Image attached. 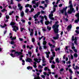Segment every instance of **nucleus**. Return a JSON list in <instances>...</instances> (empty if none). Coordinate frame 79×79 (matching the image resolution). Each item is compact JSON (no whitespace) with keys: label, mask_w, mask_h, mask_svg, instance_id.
<instances>
[{"label":"nucleus","mask_w":79,"mask_h":79,"mask_svg":"<svg viewBox=\"0 0 79 79\" xmlns=\"http://www.w3.org/2000/svg\"><path fill=\"white\" fill-rule=\"evenodd\" d=\"M70 6H68V8H70V9L68 10V13L69 14H71L72 12L75 13L76 11L74 10L73 8V4H72V1H69V3Z\"/></svg>","instance_id":"1"},{"label":"nucleus","mask_w":79,"mask_h":79,"mask_svg":"<svg viewBox=\"0 0 79 79\" xmlns=\"http://www.w3.org/2000/svg\"><path fill=\"white\" fill-rule=\"evenodd\" d=\"M21 52H15V50H12V52L13 53V52H14V54H13L12 53H11L10 55L12 57H13V58H15V57L16 56V54H18L19 55H23L22 52H23V50L21 49Z\"/></svg>","instance_id":"2"},{"label":"nucleus","mask_w":79,"mask_h":79,"mask_svg":"<svg viewBox=\"0 0 79 79\" xmlns=\"http://www.w3.org/2000/svg\"><path fill=\"white\" fill-rule=\"evenodd\" d=\"M59 23V22L58 21L56 22L54 25L52 26V28L54 29L55 32L57 34L58 33V31H59L58 28V27H59V25L58 24Z\"/></svg>","instance_id":"3"},{"label":"nucleus","mask_w":79,"mask_h":79,"mask_svg":"<svg viewBox=\"0 0 79 79\" xmlns=\"http://www.w3.org/2000/svg\"><path fill=\"white\" fill-rule=\"evenodd\" d=\"M55 7H57V5H54L53 6V11H51L50 14L49 15V19L52 20H55L54 18L52 17L53 16V12L55 11V10H56V8H55Z\"/></svg>","instance_id":"4"},{"label":"nucleus","mask_w":79,"mask_h":79,"mask_svg":"<svg viewBox=\"0 0 79 79\" xmlns=\"http://www.w3.org/2000/svg\"><path fill=\"white\" fill-rule=\"evenodd\" d=\"M48 45L49 46L51 47V51L52 52V54L53 56V57H55V52H54V50L52 48H55V46L54 45H52V44H51L50 43H48Z\"/></svg>","instance_id":"5"},{"label":"nucleus","mask_w":79,"mask_h":79,"mask_svg":"<svg viewBox=\"0 0 79 79\" xmlns=\"http://www.w3.org/2000/svg\"><path fill=\"white\" fill-rule=\"evenodd\" d=\"M37 56L39 57V59H38L37 58H35L34 59V60L36 62H37V63H40V60H42L40 57V54L39 53H38L37 54Z\"/></svg>","instance_id":"6"},{"label":"nucleus","mask_w":79,"mask_h":79,"mask_svg":"<svg viewBox=\"0 0 79 79\" xmlns=\"http://www.w3.org/2000/svg\"><path fill=\"white\" fill-rule=\"evenodd\" d=\"M68 8V7H66L65 8H63V10H61L60 11L61 13L63 14L64 13V11H65V16H67V18H68V16H67V13H66V10Z\"/></svg>","instance_id":"7"},{"label":"nucleus","mask_w":79,"mask_h":79,"mask_svg":"<svg viewBox=\"0 0 79 79\" xmlns=\"http://www.w3.org/2000/svg\"><path fill=\"white\" fill-rule=\"evenodd\" d=\"M72 40H75L74 41V44L75 45H77V43L76 42L77 41V38L76 37H75L74 39V36H73Z\"/></svg>","instance_id":"8"},{"label":"nucleus","mask_w":79,"mask_h":79,"mask_svg":"<svg viewBox=\"0 0 79 79\" xmlns=\"http://www.w3.org/2000/svg\"><path fill=\"white\" fill-rule=\"evenodd\" d=\"M75 16L77 17V19L75 20V23H78V22L79 21V13H77Z\"/></svg>","instance_id":"9"},{"label":"nucleus","mask_w":79,"mask_h":79,"mask_svg":"<svg viewBox=\"0 0 79 79\" xmlns=\"http://www.w3.org/2000/svg\"><path fill=\"white\" fill-rule=\"evenodd\" d=\"M44 70L45 71H47L48 72V73L49 74H50L52 73L51 72V70L50 69H48V68L47 67H45L44 68Z\"/></svg>","instance_id":"10"},{"label":"nucleus","mask_w":79,"mask_h":79,"mask_svg":"<svg viewBox=\"0 0 79 79\" xmlns=\"http://www.w3.org/2000/svg\"><path fill=\"white\" fill-rule=\"evenodd\" d=\"M28 31L30 32V35L31 36H32L33 34H34V30L33 29H30V28L28 29Z\"/></svg>","instance_id":"11"},{"label":"nucleus","mask_w":79,"mask_h":79,"mask_svg":"<svg viewBox=\"0 0 79 79\" xmlns=\"http://www.w3.org/2000/svg\"><path fill=\"white\" fill-rule=\"evenodd\" d=\"M70 49V47L69 46H65V52H66L67 53H69V51H68V50Z\"/></svg>","instance_id":"12"},{"label":"nucleus","mask_w":79,"mask_h":79,"mask_svg":"<svg viewBox=\"0 0 79 79\" xmlns=\"http://www.w3.org/2000/svg\"><path fill=\"white\" fill-rule=\"evenodd\" d=\"M12 27L13 28V31H15V32H16V30H15V29H16L17 30H18L19 28L18 27H16V26H14L13 27Z\"/></svg>","instance_id":"13"},{"label":"nucleus","mask_w":79,"mask_h":79,"mask_svg":"<svg viewBox=\"0 0 79 79\" xmlns=\"http://www.w3.org/2000/svg\"><path fill=\"white\" fill-rule=\"evenodd\" d=\"M59 38V34H56V37H53V39L54 40H57V39H58Z\"/></svg>","instance_id":"14"},{"label":"nucleus","mask_w":79,"mask_h":79,"mask_svg":"<svg viewBox=\"0 0 79 79\" xmlns=\"http://www.w3.org/2000/svg\"><path fill=\"white\" fill-rule=\"evenodd\" d=\"M26 62H29V63H31L32 62V59L30 58H28L26 60Z\"/></svg>","instance_id":"15"},{"label":"nucleus","mask_w":79,"mask_h":79,"mask_svg":"<svg viewBox=\"0 0 79 79\" xmlns=\"http://www.w3.org/2000/svg\"><path fill=\"white\" fill-rule=\"evenodd\" d=\"M45 53L46 54V57L47 58H49V54H50V52H45Z\"/></svg>","instance_id":"16"},{"label":"nucleus","mask_w":79,"mask_h":79,"mask_svg":"<svg viewBox=\"0 0 79 79\" xmlns=\"http://www.w3.org/2000/svg\"><path fill=\"white\" fill-rule=\"evenodd\" d=\"M18 7H19L20 10V11L22 10V9H23V6H21L20 4H18Z\"/></svg>","instance_id":"17"},{"label":"nucleus","mask_w":79,"mask_h":79,"mask_svg":"<svg viewBox=\"0 0 79 79\" xmlns=\"http://www.w3.org/2000/svg\"><path fill=\"white\" fill-rule=\"evenodd\" d=\"M42 58L43 63H45V62H46V60H45V57L43 56H42Z\"/></svg>","instance_id":"18"},{"label":"nucleus","mask_w":79,"mask_h":79,"mask_svg":"<svg viewBox=\"0 0 79 79\" xmlns=\"http://www.w3.org/2000/svg\"><path fill=\"white\" fill-rule=\"evenodd\" d=\"M72 27V25H70L68 27L67 29L68 31H70V29H71Z\"/></svg>","instance_id":"19"},{"label":"nucleus","mask_w":79,"mask_h":79,"mask_svg":"<svg viewBox=\"0 0 79 79\" xmlns=\"http://www.w3.org/2000/svg\"><path fill=\"white\" fill-rule=\"evenodd\" d=\"M3 6L4 8H6V7L8 6V5H6V2H4L3 3Z\"/></svg>","instance_id":"20"},{"label":"nucleus","mask_w":79,"mask_h":79,"mask_svg":"<svg viewBox=\"0 0 79 79\" xmlns=\"http://www.w3.org/2000/svg\"><path fill=\"white\" fill-rule=\"evenodd\" d=\"M72 49H73L74 51L76 52H77V50L76 49H75V47L74 46H73L72 47Z\"/></svg>","instance_id":"21"},{"label":"nucleus","mask_w":79,"mask_h":79,"mask_svg":"<svg viewBox=\"0 0 79 79\" xmlns=\"http://www.w3.org/2000/svg\"><path fill=\"white\" fill-rule=\"evenodd\" d=\"M10 39H11V40H15L16 39V37H14L12 38V36H11L10 37Z\"/></svg>","instance_id":"22"},{"label":"nucleus","mask_w":79,"mask_h":79,"mask_svg":"<svg viewBox=\"0 0 79 79\" xmlns=\"http://www.w3.org/2000/svg\"><path fill=\"white\" fill-rule=\"evenodd\" d=\"M33 64H34V65H33V67H34L35 68H37V65H36V64H37V63H36V62H34L33 63Z\"/></svg>","instance_id":"23"},{"label":"nucleus","mask_w":79,"mask_h":79,"mask_svg":"<svg viewBox=\"0 0 79 79\" xmlns=\"http://www.w3.org/2000/svg\"><path fill=\"white\" fill-rule=\"evenodd\" d=\"M38 17L39 16H38V15L37 14H35L34 16H33L34 19H35V18H38Z\"/></svg>","instance_id":"24"},{"label":"nucleus","mask_w":79,"mask_h":79,"mask_svg":"<svg viewBox=\"0 0 79 79\" xmlns=\"http://www.w3.org/2000/svg\"><path fill=\"white\" fill-rule=\"evenodd\" d=\"M43 44L44 45H45L47 44V42L45 40L43 41Z\"/></svg>","instance_id":"25"},{"label":"nucleus","mask_w":79,"mask_h":79,"mask_svg":"<svg viewBox=\"0 0 79 79\" xmlns=\"http://www.w3.org/2000/svg\"><path fill=\"white\" fill-rule=\"evenodd\" d=\"M24 57V56L22 55H21L20 56V58L19 59V60H20V61H21V60H23V57Z\"/></svg>","instance_id":"26"},{"label":"nucleus","mask_w":79,"mask_h":79,"mask_svg":"<svg viewBox=\"0 0 79 79\" xmlns=\"http://www.w3.org/2000/svg\"><path fill=\"white\" fill-rule=\"evenodd\" d=\"M56 63H60V61H59V59L58 58H57L56 59Z\"/></svg>","instance_id":"27"},{"label":"nucleus","mask_w":79,"mask_h":79,"mask_svg":"<svg viewBox=\"0 0 79 79\" xmlns=\"http://www.w3.org/2000/svg\"><path fill=\"white\" fill-rule=\"evenodd\" d=\"M79 67L77 65L75 66V67H74L73 69H79Z\"/></svg>","instance_id":"28"},{"label":"nucleus","mask_w":79,"mask_h":79,"mask_svg":"<svg viewBox=\"0 0 79 79\" xmlns=\"http://www.w3.org/2000/svg\"><path fill=\"white\" fill-rule=\"evenodd\" d=\"M1 11L2 12V13H4V12H5V11H7V10H6L5 9H4L1 10Z\"/></svg>","instance_id":"29"},{"label":"nucleus","mask_w":79,"mask_h":79,"mask_svg":"<svg viewBox=\"0 0 79 79\" xmlns=\"http://www.w3.org/2000/svg\"><path fill=\"white\" fill-rule=\"evenodd\" d=\"M45 24L46 25H48V24H50V22H49V21H46L45 22Z\"/></svg>","instance_id":"30"},{"label":"nucleus","mask_w":79,"mask_h":79,"mask_svg":"<svg viewBox=\"0 0 79 79\" xmlns=\"http://www.w3.org/2000/svg\"><path fill=\"white\" fill-rule=\"evenodd\" d=\"M24 12H23V11H22L21 13V16H22V17H23V16H24Z\"/></svg>","instance_id":"31"},{"label":"nucleus","mask_w":79,"mask_h":79,"mask_svg":"<svg viewBox=\"0 0 79 79\" xmlns=\"http://www.w3.org/2000/svg\"><path fill=\"white\" fill-rule=\"evenodd\" d=\"M13 13H14V11H12V12H10L9 14V15H12L13 14Z\"/></svg>","instance_id":"32"},{"label":"nucleus","mask_w":79,"mask_h":79,"mask_svg":"<svg viewBox=\"0 0 79 79\" xmlns=\"http://www.w3.org/2000/svg\"><path fill=\"white\" fill-rule=\"evenodd\" d=\"M32 69V67H30V66H28L27 67V69Z\"/></svg>","instance_id":"33"},{"label":"nucleus","mask_w":79,"mask_h":79,"mask_svg":"<svg viewBox=\"0 0 79 79\" xmlns=\"http://www.w3.org/2000/svg\"><path fill=\"white\" fill-rule=\"evenodd\" d=\"M47 29L48 31H50L51 30V27L48 26L47 27Z\"/></svg>","instance_id":"34"},{"label":"nucleus","mask_w":79,"mask_h":79,"mask_svg":"<svg viewBox=\"0 0 79 79\" xmlns=\"http://www.w3.org/2000/svg\"><path fill=\"white\" fill-rule=\"evenodd\" d=\"M6 26V25L5 24L4 26H2V25H0V27H2V28H3L4 27H5Z\"/></svg>","instance_id":"35"},{"label":"nucleus","mask_w":79,"mask_h":79,"mask_svg":"<svg viewBox=\"0 0 79 79\" xmlns=\"http://www.w3.org/2000/svg\"><path fill=\"white\" fill-rule=\"evenodd\" d=\"M6 19H8L9 18H10V17L9 16V15H6Z\"/></svg>","instance_id":"36"},{"label":"nucleus","mask_w":79,"mask_h":79,"mask_svg":"<svg viewBox=\"0 0 79 79\" xmlns=\"http://www.w3.org/2000/svg\"><path fill=\"white\" fill-rule=\"evenodd\" d=\"M22 62H23V63H22V65H24L25 64V61L24 60H23Z\"/></svg>","instance_id":"37"},{"label":"nucleus","mask_w":79,"mask_h":79,"mask_svg":"<svg viewBox=\"0 0 79 79\" xmlns=\"http://www.w3.org/2000/svg\"><path fill=\"white\" fill-rule=\"evenodd\" d=\"M69 70L70 73L71 74H72V73H73V71H72V70H71V69H69Z\"/></svg>","instance_id":"38"},{"label":"nucleus","mask_w":79,"mask_h":79,"mask_svg":"<svg viewBox=\"0 0 79 79\" xmlns=\"http://www.w3.org/2000/svg\"><path fill=\"white\" fill-rule=\"evenodd\" d=\"M28 54L30 55V57L31 56V55H32V52H28Z\"/></svg>","instance_id":"39"},{"label":"nucleus","mask_w":79,"mask_h":79,"mask_svg":"<svg viewBox=\"0 0 79 79\" xmlns=\"http://www.w3.org/2000/svg\"><path fill=\"white\" fill-rule=\"evenodd\" d=\"M42 30L43 31H46V28L45 27H43L42 28Z\"/></svg>","instance_id":"40"},{"label":"nucleus","mask_w":79,"mask_h":79,"mask_svg":"<svg viewBox=\"0 0 79 79\" xmlns=\"http://www.w3.org/2000/svg\"><path fill=\"white\" fill-rule=\"evenodd\" d=\"M10 44L11 45H14V44H15V42L13 41H11L10 42Z\"/></svg>","instance_id":"41"},{"label":"nucleus","mask_w":79,"mask_h":79,"mask_svg":"<svg viewBox=\"0 0 79 79\" xmlns=\"http://www.w3.org/2000/svg\"><path fill=\"white\" fill-rule=\"evenodd\" d=\"M75 32H76V33L77 34H79V30H76L75 31Z\"/></svg>","instance_id":"42"},{"label":"nucleus","mask_w":79,"mask_h":79,"mask_svg":"<svg viewBox=\"0 0 79 79\" xmlns=\"http://www.w3.org/2000/svg\"><path fill=\"white\" fill-rule=\"evenodd\" d=\"M15 23L14 22H11L10 23V25L11 26H14V25H15Z\"/></svg>","instance_id":"43"},{"label":"nucleus","mask_w":79,"mask_h":79,"mask_svg":"<svg viewBox=\"0 0 79 79\" xmlns=\"http://www.w3.org/2000/svg\"><path fill=\"white\" fill-rule=\"evenodd\" d=\"M10 4H11V5H13V4H14V3H13V0H11Z\"/></svg>","instance_id":"44"},{"label":"nucleus","mask_w":79,"mask_h":79,"mask_svg":"<svg viewBox=\"0 0 79 79\" xmlns=\"http://www.w3.org/2000/svg\"><path fill=\"white\" fill-rule=\"evenodd\" d=\"M15 18H16V21H18V19L19 18V16L16 15L15 16Z\"/></svg>","instance_id":"45"},{"label":"nucleus","mask_w":79,"mask_h":79,"mask_svg":"<svg viewBox=\"0 0 79 79\" xmlns=\"http://www.w3.org/2000/svg\"><path fill=\"white\" fill-rule=\"evenodd\" d=\"M73 56H74V57H77L78 55L77 54L75 53L73 55Z\"/></svg>","instance_id":"46"},{"label":"nucleus","mask_w":79,"mask_h":79,"mask_svg":"<svg viewBox=\"0 0 79 79\" xmlns=\"http://www.w3.org/2000/svg\"><path fill=\"white\" fill-rule=\"evenodd\" d=\"M31 3L32 4H35V1H32Z\"/></svg>","instance_id":"47"},{"label":"nucleus","mask_w":79,"mask_h":79,"mask_svg":"<svg viewBox=\"0 0 79 79\" xmlns=\"http://www.w3.org/2000/svg\"><path fill=\"white\" fill-rule=\"evenodd\" d=\"M31 40L32 42H35V39L34 38H32Z\"/></svg>","instance_id":"48"},{"label":"nucleus","mask_w":79,"mask_h":79,"mask_svg":"<svg viewBox=\"0 0 79 79\" xmlns=\"http://www.w3.org/2000/svg\"><path fill=\"white\" fill-rule=\"evenodd\" d=\"M35 36H37V31H36V30H35Z\"/></svg>","instance_id":"49"},{"label":"nucleus","mask_w":79,"mask_h":79,"mask_svg":"<svg viewBox=\"0 0 79 79\" xmlns=\"http://www.w3.org/2000/svg\"><path fill=\"white\" fill-rule=\"evenodd\" d=\"M60 48H56V49L55 50L56 51V52H57V51H60Z\"/></svg>","instance_id":"50"},{"label":"nucleus","mask_w":79,"mask_h":79,"mask_svg":"<svg viewBox=\"0 0 79 79\" xmlns=\"http://www.w3.org/2000/svg\"><path fill=\"white\" fill-rule=\"evenodd\" d=\"M40 8H42L43 9V10H44V9H45V7H43V6H40Z\"/></svg>","instance_id":"51"},{"label":"nucleus","mask_w":79,"mask_h":79,"mask_svg":"<svg viewBox=\"0 0 79 79\" xmlns=\"http://www.w3.org/2000/svg\"><path fill=\"white\" fill-rule=\"evenodd\" d=\"M38 68L40 69H42V68H43V67L42 66H41V65H40L39 66Z\"/></svg>","instance_id":"52"},{"label":"nucleus","mask_w":79,"mask_h":79,"mask_svg":"<svg viewBox=\"0 0 79 79\" xmlns=\"http://www.w3.org/2000/svg\"><path fill=\"white\" fill-rule=\"evenodd\" d=\"M67 64H71V60H69V61H68V62H66Z\"/></svg>","instance_id":"53"},{"label":"nucleus","mask_w":79,"mask_h":79,"mask_svg":"<svg viewBox=\"0 0 79 79\" xmlns=\"http://www.w3.org/2000/svg\"><path fill=\"white\" fill-rule=\"evenodd\" d=\"M39 17L40 18H41V19H44V17L42 16L41 15H40L39 16Z\"/></svg>","instance_id":"54"},{"label":"nucleus","mask_w":79,"mask_h":79,"mask_svg":"<svg viewBox=\"0 0 79 79\" xmlns=\"http://www.w3.org/2000/svg\"><path fill=\"white\" fill-rule=\"evenodd\" d=\"M70 57L71 58V60H73V59H74V57L73 56V55H71L70 56Z\"/></svg>","instance_id":"55"},{"label":"nucleus","mask_w":79,"mask_h":79,"mask_svg":"<svg viewBox=\"0 0 79 79\" xmlns=\"http://www.w3.org/2000/svg\"><path fill=\"white\" fill-rule=\"evenodd\" d=\"M44 48L45 49V50H46L47 49V46L45 45L43 46Z\"/></svg>","instance_id":"56"},{"label":"nucleus","mask_w":79,"mask_h":79,"mask_svg":"<svg viewBox=\"0 0 79 79\" xmlns=\"http://www.w3.org/2000/svg\"><path fill=\"white\" fill-rule=\"evenodd\" d=\"M52 42L53 44H55L56 43L55 41L53 40H52Z\"/></svg>","instance_id":"57"},{"label":"nucleus","mask_w":79,"mask_h":79,"mask_svg":"<svg viewBox=\"0 0 79 79\" xmlns=\"http://www.w3.org/2000/svg\"><path fill=\"white\" fill-rule=\"evenodd\" d=\"M1 64L2 65H3V64H5V63H4V61H2V62H1Z\"/></svg>","instance_id":"58"},{"label":"nucleus","mask_w":79,"mask_h":79,"mask_svg":"<svg viewBox=\"0 0 79 79\" xmlns=\"http://www.w3.org/2000/svg\"><path fill=\"white\" fill-rule=\"evenodd\" d=\"M25 11L26 13H27V12H28V11H29V9H26L25 10Z\"/></svg>","instance_id":"59"},{"label":"nucleus","mask_w":79,"mask_h":79,"mask_svg":"<svg viewBox=\"0 0 79 79\" xmlns=\"http://www.w3.org/2000/svg\"><path fill=\"white\" fill-rule=\"evenodd\" d=\"M41 77H42V78H43L44 79V78L45 77V75H41Z\"/></svg>","instance_id":"60"},{"label":"nucleus","mask_w":79,"mask_h":79,"mask_svg":"<svg viewBox=\"0 0 79 79\" xmlns=\"http://www.w3.org/2000/svg\"><path fill=\"white\" fill-rule=\"evenodd\" d=\"M55 65H51V68H52V69H53V68H55Z\"/></svg>","instance_id":"61"},{"label":"nucleus","mask_w":79,"mask_h":79,"mask_svg":"<svg viewBox=\"0 0 79 79\" xmlns=\"http://www.w3.org/2000/svg\"><path fill=\"white\" fill-rule=\"evenodd\" d=\"M8 6V8L10 9H12V7H11V6L10 5H9Z\"/></svg>","instance_id":"62"},{"label":"nucleus","mask_w":79,"mask_h":79,"mask_svg":"<svg viewBox=\"0 0 79 79\" xmlns=\"http://www.w3.org/2000/svg\"><path fill=\"white\" fill-rule=\"evenodd\" d=\"M43 74H44V75L45 76H47V73L46 72H44L43 73Z\"/></svg>","instance_id":"63"},{"label":"nucleus","mask_w":79,"mask_h":79,"mask_svg":"<svg viewBox=\"0 0 79 79\" xmlns=\"http://www.w3.org/2000/svg\"><path fill=\"white\" fill-rule=\"evenodd\" d=\"M55 77L56 78V79H58V75L56 74L55 75Z\"/></svg>","instance_id":"64"}]
</instances>
